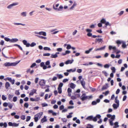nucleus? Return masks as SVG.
Wrapping results in <instances>:
<instances>
[{"label":"nucleus","mask_w":128,"mask_h":128,"mask_svg":"<svg viewBox=\"0 0 128 128\" xmlns=\"http://www.w3.org/2000/svg\"><path fill=\"white\" fill-rule=\"evenodd\" d=\"M101 117L100 114H98L96 116L93 117L92 116H88L86 118V120L89 121L92 120L94 122H96L97 121V118H100Z\"/></svg>","instance_id":"obj_1"},{"label":"nucleus","mask_w":128,"mask_h":128,"mask_svg":"<svg viewBox=\"0 0 128 128\" xmlns=\"http://www.w3.org/2000/svg\"><path fill=\"white\" fill-rule=\"evenodd\" d=\"M92 97L91 96H87L86 95V94H83L81 96L80 99L82 101H84L87 99H90L92 98Z\"/></svg>","instance_id":"obj_2"},{"label":"nucleus","mask_w":128,"mask_h":128,"mask_svg":"<svg viewBox=\"0 0 128 128\" xmlns=\"http://www.w3.org/2000/svg\"><path fill=\"white\" fill-rule=\"evenodd\" d=\"M18 63L12 62L10 63L9 62H6L4 64V65L6 66H15Z\"/></svg>","instance_id":"obj_3"},{"label":"nucleus","mask_w":128,"mask_h":128,"mask_svg":"<svg viewBox=\"0 0 128 128\" xmlns=\"http://www.w3.org/2000/svg\"><path fill=\"white\" fill-rule=\"evenodd\" d=\"M39 84L40 85L42 86V88H46L45 87H43L45 84V82L44 80H41L39 82Z\"/></svg>","instance_id":"obj_4"},{"label":"nucleus","mask_w":128,"mask_h":128,"mask_svg":"<svg viewBox=\"0 0 128 128\" xmlns=\"http://www.w3.org/2000/svg\"><path fill=\"white\" fill-rule=\"evenodd\" d=\"M100 100L99 99H97L96 100V101H93L92 102V104L93 105H94L96 104L97 103H99L100 102Z\"/></svg>","instance_id":"obj_5"},{"label":"nucleus","mask_w":128,"mask_h":128,"mask_svg":"<svg viewBox=\"0 0 128 128\" xmlns=\"http://www.w3.org/2000/svg\"><path fill=\"white\" fill-rule=\"evenodd\" d=\"M18 4V2L13 3L8 6L7 7V8H10L12 6L17 5Z\"/></svg>","instance_id":"obj_6"},{"label":"nucleus","mask_w":128,"mask_h":128,"mask_svg":"<svg viewBox=\"0 0 128 128\" xmlns=\"http://www.w3.org/2000/svg\"><path fill=\"white\" fill-rule=\"evenodd\" d=\"M40 66L42 67L43 69L44 70H45L47 68V66L45 65L44 63L43 62L40 63Z\"/></svg>","instance_id":"obj_7"},{"label":"nucleus","mask_w":128,"mask_h":128,"mask_svg":"<svg viewBox=\"0 0 128 128\" xmlns=\"http://www.w3.org/2000/svg\"><path fill=\"white\" fill-rule=\"evenodd\" d=\"M97 42H98L99 43L100 42L101 43H102L103 42V40L102 38H97L96 39L95 42L96 43Z\"/></svg>","instance_id":"obj_8"},{"label":"nucleus","mask_w":128,"mask_h":128,"mask_svg":"<svg viewBox=\"0 0 128 128\" xmlns=\"http://www.w3.org/2000/svg\"><path fill=\"white\" fill-rule=\"evenodd\" d=\"M80 83L83 88L85 89V82L84 81V80L83 79L82 80H80Z\"/></svg>","instance_id":"obj_9"},{"label":"nucleus","mask_w":128,"mask_h":128,"mask_svg":"<svg viewBox=\"0 0 128 128\" xmlns=\"http://www.w3.org/2000/svg\"><path fill=\"white\" fill-rule=\"evenodd\" d=\"M47 119L46 118V117L44 116V118H42L41 120V122L42 123H43L44 122H47Z\"/></svg>","instance_id":"obj_10"},{"label":"nucleus","mask_w":128,"mask_h":128,"mask_svg":"<svg viewBox=\"0 0 128 128\" xmlns=\"http://www.w3.org/2000/svg\"><path fill=\"white\" fill-rule=\"evenodd\" d=\"M109 50H111L112 49L114 51H115L116 50V48L115 46L113 47L112 46H109Z\"/></svg>","instance_id":"obj_11"},{"label":"nucleus","mask_w":128,"mask_h":128,"mask_svg":"<svg viewBox=\"0 0 128 128\" xmlns=\"http://www.w3.org/2000/svg\"><path fill=\"white\" fill-rule=\"evenodd\" d=\"M108 84H106V85H104L102 88V90H104L107 89L108 87Z\"/></svg>","instance_id":"obj_12"},{"label":"nucleus","mask_w":128,"mask_h":128,"mask_svg":"<svg viewBox=\"0 0 128 128\" xmlns=\"http://www.w3.org/2000/svg\"><path fill=\"white\" fill-rule=\"evenodd\" d=\"M38 34L39 35H42L44 36H46V34L45 32H38Z\"/></svg>","instance_id":"obj_13"},{"label":"nucleus","mask_w":128,"mask_h":128,"mask_svg":"<svg viewBox=\"0 0 128 128\" xmlns=\"http://www.w3.org/2000/svg\"><path fill=\"white\" fill-rule=\"evenodd\" d=\"M114 126L113 128H116L118 127L119 126L118 125V122H116L114 124Z\"/></svg>","instance_id":"obj_14"},{"label":"nucleus","mask_w":128,"mask_h":128,"mask_svg":"<svg viewBox=\"0 0 128 128\" xmlns=\"http://www.w3.org/2000/svg\"><path fill=\"white\" fill-rule=\"evenodd\" d=\"M42 114V112H40L38 114H37L35 116H36L38 117V118H40Z\"/></svg>","instance_id":"obj_15"},{"label":"nucleus","mask_w":128,"mask_h":128,"mask_svg":"<svg viewBox=\"0 0 128 128\" xmlns=\"http://www.w3.org/2000/svg\"><path fill=\"white\" fill-rule=\"evenodd\" d=\"M18 40L17 38H13L10 40V42H17Z\"/></svg>","instance_id":"obj_16"},{"label":"nucleus","mask_w":128,"mask_h":128,"mask_svg":"<svg viewBox=\"0 0 128 128\" xmlns=\"http://www.w3.org/2000/svg\"><path fill=\"white\" fill-rule=\"evenodd\" d=\"M76 70V69L74 68V69H70V70H67V71L68 72H75Z\"/></svg>","instance_id":"obj_17"},{"label":"nucleus","mask_w":128,"mask_h":128,"mask_svg":"<svg viewBox=\"0 0 128 128\" xmlns=\"http://www.w3.org/2000/svg\"><path fill=\"white\" fill-rule=\"evenodd\" d=\"M10 86V84L8 82H6L5 84V87L6 89H8Z\"/></svg>","instance_id":"obj_18"},{"label":"nucleus","mask_w":128,"mask_h":128,"mask_svg":"<svg viewBox=\"0 0 128 128\" xmlns=\"http://www.w3.org/2000/svg\"><path fill=\"white\" fill-rule=\"evenodd\" d=\"M119 105L114 104H113L112 106L114 109L117 108L119 106Z\"/></svg>","instance_id":"obj_19"},{"label":"nucleus","mask_w":128,"mask_h":128,"mask_svg":"<svg viewBox=\"0 0 128 128\" xmlns=\"http://www.w3.org/2000/svg\"><path fill=\"white\" fill-rule=\"evenodd\" d=\"M72 61L70 60H68L66 61L65 62V64H71L72 62Z\"/></svg>","instance_id":"obj_20"},{"label":"nucleus","mask_w":128,"mask_h":128,"mask_svg":"<svg viewBox=\"0 0 128 128\" xmlns=\"http://www.w3.org/2000/svg\"><path fill=\"white\" fill-rule=\"evenodd\" d=\"M58 56V55H56V54H52L50 56V57L52 58H57Z\"/></svg>","instance_id":"obj_21"},{"label":"nucleus","mask_w":128,"mask_h":128,"mask_svg":"<svg viewBox=\"0 0 128 128\" xmlns=\"http://www.w3.org/2000/svg\"><path fill=\"white\" fill-rule=\"evenodd\" d=\"M122 47L123 48H125L126 47V45L125 43L124 42H122Z\"/></svg>","instance_id":"obj_22"},{"label":"nucleus","mask_w":128,"mask_h":128,"mask_svg":"<svg viewBox=\"0 0 128 128\" xmlns=\"http://www.w3.org/2000/svg\"><path fill=\"white\" fill-rule=\"evenodd\" d=\"M75 86V85L73 83H71L70 84V87L72 88H74Z\"/></svg>","instance_id":"obj_23"},{"label":"nucleus","mask_w":128,"mask_h":128,"mask_svg":"<svg viewBox=\"0 0 128 128\" xmlns=\"http://www.w3.org/2000/svg\"><path fill=\"white\" fill-rule=\"evenodd\" d=\"M76 5V3L74 2L72 6L70 8V9L72 10V9Z\"/></svg>","instance_id":"obj_24"},{"label":"nucleus","mask_w":128,"mask_h":128,"mask_svg":"<svg viewBox=\"0 0 128 128\" xmlns=\"http://www.w3.org/2000/svg\"><path fill=\"white\" fill-rule=\"evenodd\" d=\"M14 46H17L19 49L21 50H22V48L19 45L17 44H15Z\"/></svg>","instance_id":"obj_25"},{"label":"nucleus","mask_w":128,"mask_h":128,"mask_svg":"<svg viewBox=\"0 0 128 128\" xmlns=\"http://www.w3.org/2000/svg\"><path fill=\"white\" fill-rule=\"evenodd\" d=\"M56 75L58 77L59 79H61L63 77V76L61 74H57Z\"/></svg>","instance_id":"obj_26"},{"label":"nucleus","mask_w":128,"mask_h":128,"mask_svg":"<svg viewBox=\"0 0 128 128\" xmlns=\"http://www.w3.org/2000/svg\"><path fill=\"white\" fill-rule=\"evenodd\" d=\"M111 69L112 71V72L113 73H114L116 71V69L114 67H112L111 68Z\"/></svg>","instance_id":"obj_27"},{"label":"nucleus","mask_w":128,"mask_h":128,"mask_svg":"<svg viewBox=\"0 0 128 128\" xmlns=\"http://www.w3.org/2000/svg\"><path fill=\"white\" fill-rule=\"evenodd\" d=\"M109 91L108 90L106 91L105 92H103L102 93L103 94H104L105 96H106L108 94H109Z\"/></svg>","instance_id":"obj_28"},{"label":"nucleus","mask_w":128,"mask_h":128,"mask_svg":"<svg viewBox=\"0 0 128 128\" xmlns=\"http://www.w3.org/2000/svg\"><path fill=\"white\" fill-rule=\"evenodd\" d=\"M100 22L102 23L105 24L106 22L105 19L102 18Z\"/></svg>","instance_id":"obj_29"},{"label":"nucleus","mask_w":128,"mask_h":128,"mask_svg":"<svg viewBox=\"0 0 128 128\" xmlns=\"http://www.w3.org/2000/svg\"><path fill=\"white\" fill-rule=\"evenodd\" d=\"M86 128H93V126L90 124H88L86 127Z\"/></svg>","instance_id":"obj_30"},{"label":"nucleus","mask_w":128,"mask_h":128,"mask_svg":"<svg viewBox=\"0 0 128 128\" xmlns=\"http://www.w3.org/2000/svg\"><path fill=\"white\" fill-rule=\"evenodd\" d=\"M36 36L41 39H46V37L42 36H40L38 35H36Z\"/></svg>","instance_id":"obj_31"},{"label":"nucleus","mask_w":128,"mask_h":128,"mask_svg":"<svg viewBox=\"0 0 128 128\" xmlns=\"http://www.w3.org/2000/svg\"><path fill=\"white\" fill-rule=\"evenodd\" d=\"M4 39L7 42H10V40L9 38L5 37L4 38Z\"/></svg>","instance_id":"obj_32"},{"label":"nucleus","mask_w":128,"mask_h":128,"mask_svg":"<svg viewBox=\"0 0 128 128\" xmlns=\"http://www.w3.org/2000/svg\"><path fill=\"white\" fill-rule=\"evenodd\" d=\"M8 106L10 109H11L13 106V105L12 104L9 103Z\"/></svg>","instance_id":"obj_33"},{"label":"nucleus","mask_w":128,"mask_h":128,"mask_svg":"<svg viewBox=\"0 0 128 128\" xmlns=\"http://www.w3.org/2000/svg\"><path fill=\"white\" fill-rule=\"evenodd\" d=\"M8 104L6 102H4L3 104V106L4 107H6L8 106Z\"/></svg>","instance_id":"obj_34"},{"label":"nucleus","mask_w":128,"mask_h":128,"mask_svg":"<svg viewBox=\"0 0 128 128\" xmlns=\"http://www.w3.org/2000/svg\"><path fill=\"white\" fill-rule=\"evenodd\" d=\"M44 49L45 50H51L50 48L48 47H44Z\"/></svg>","instance_id":"obj_35"},{"label":"nucleus","mask_w":128,"mask_h":128,"mask_svg":"<svg viewBox=\"0 0 128 128\" xmlns=\"http://www.w3.org/2000/svg\"><path fill=\"white\" fill-rule=\"evenodd\" d=\"M73 114V113L72 112H70V113L69 115H68L67 116V118H71L72 117V116L70 115V114Z\"/></svg>","instance_id":"obj_36"},{"label":"nucleus","mask_w":128,"mask_h":128,"mask_svg":"<svg viewBox=\"0 0 128 128\" xmlns=\"http://www.w3.org/2000/svg\"><path fill=\"white\" fill-rule=\"evenodd\" d=\"M2 98L3 100H6V98L4 95H2Z\"/></svg>","instance_id":"obj_37"},{"label":"nucleus","mask_w":128,"mask_h":128,"mask_svg":"<svg viewBox=\"0 0 128 128\" xmlns=\"http://www.w3.org/2000/svg\"><path fill=\"white\" fill-rule=\"evenodd\" d=\"M13 96V95H12L10 94L8 96V99L9 100H10Z\"/></svg>","instance_id":"obj_38"},{"label":"nucleus","mask_w":128,"mask_h":128,"mask_svg":"<svg viewBox=\"0 0 128 128\" xmlns=\"http://www.w3.org/2000/svg\"><path fill=\"white\" fill-rule=\"evenodd\" d=\"M63 84L62 83V82L60 83L59 84L58 86V88H61L63 86Z\"/></svg>","instance_id":"obj_39"},{"label":"nucleus","mask_w":128,"mask_h":128,"mask_svg":"<svg viewBox=\"0 0 128 128\" xmlns=\"http://www.w3.org/2000/svg\"><path fill=\"white\" fill-rule=\"evenodd\" d=\"M28 105H29L26 102L24 104V106L26 108H27L28 107Z\"/></svg>","instance_id":"obj_40"},{"label":"nucleus","mask_w":128,"mask_h":128,"mask_svg":"<svg viewBox=\"0 0 128 128\" xmlns=\"http://www.w3.org/2000/svg\"><path fill=\"white\" fill-rule=\"evenodd\" d=\"M36 45V43L34 42H32L30 44V46L31 47H33Z\"/></svg>","instance_id":"obj_41"},{"label":"nucleus","mask_w":128,"mask_h":128,"mask_svg":"<svg viewBox=\"0 0 128 128\" xmlns=\"http://www.w3.org/2000/svg\"><path fill=\"white\" fill-rule=\"evenodd\" d=\"M58 93L60 94H61L62 92V88H58Z\"/></svg>","instance_id":"obj_42"},{"label":"nucleus","mask_w":128,"mask_h":128,"mask_svg":"<svg viewBox=\"0 0 128 128\" xmlns=\"http://www.w3.org/2000/svg\"><path fill=\"white\" fill-rule=\"evenodd\" d=\"M122 42H121L120 40H118L116 41V43L118 44H120L122 43Z\"/></svg>","instance_id":"obj_43"},{"label":"nucleus","mask_w":128,"mask_h":128,"mask_svg":"<svg viewBox=\"0 0 128 128\" xmlns=\"http://www.w3.org/2000/svg\"><path fill=\"white\" fill-rule=\"evenodd\" d=\"M86 31L88 32H90L92 31V30L89 29H87L86 30Z\"/></svg>","instance_id":"obj_44"},{"label":"nucleus","mask_w":128,"mask_h":128,"mask_svg":"<svg viewBox=\"0 0 128 128\" xmlns=\"http://www.w3.org/2000/svg\"><path fill=\"white\" fill-rule=\"evenodd\" d=\"M115 116L114 115H113L111 117L110 119L112 120H114L115 118Z\"/></svg>","instance_id":"obj_45"},{"label":"nucleus","mask_w":128,"mask_h":128,"mask_svg":"<svg viewBox=\"0 0 128 128\" xmlns=\"http://www.w3.org/2000/svg\"><path fill=\"white\" fill-rule=\"evenodd\" d=\"M34 119L35 122H37L38 120V118L36 116H35Z\"/></svg>","instance_id":"obj_46"},{"label":"nucleus","mask_w":128,"mask_h":128,"mask_svg":"<svg viewBox=\"0 0 128 128\" xmlns=\"http://www.w3.org/2000/svg\"><path fill=\"white\" fill-rule=\"evenodd\" d=\"M50 53H45L43 55L44 56H49L50 55Z\"/></svg>","instance_id":"obj_47"},{"label":"nucleus","mask_w":128,"mask_h":128,"mask_svg":"<svg viewBox=\"0 0 128 128\" xmlns=\"http://www.w3.org/2000/svg\"><path fill=\"white\" fill-rule=\"evenodd\" d=\"M67 91L68 93H70L72 92V90L70 88H68V89Z\"/></svg>","instance_id":"obj_48"},{"label":"nucleus","mask_w":128,"mask_h":128,"mask_svg":"<svg viewBox=\"0 0 128 128\" xmlns=\"http://www.w3.org/2000/svg\"><path fill=\"white\" fill-rule=\"evenodd\" d=\"M15 94L17 96H18L20 94V92L18 90H16L15 92Z\"/></svg>","instance_id":"obj_49"},{"label":"nucleus","mask_w":128,"mask_h":128,"mask_svg":"<svg viewBox=\"0 0 128 128\" xmlns=\"http://www.w3.org/2000/svg\"><path fill=\"white\" fill-rule=\"evenodd\" d=\"M62 120L63 122H66L67 121V119L65 118H62Z\"/></svg>","instance_id":"obj_50"},{"label":"nucleus","mask_w":128,"mask_h":128,"mask_svg":"<svg viewBox=\"0 0 128 128\" xmlns=\"http://www.w3.org/2000/svg\"><path fill=\"white\" fill-rule=\"evenodd\" d=\"M30 116H27V118H26V122L28 121H29L30 120Z\"/></svg>","instance_id":"obj_51"},{"label":"nucleus","mask_w":128,"mask_h":128,"mask_svg":"<svg viewBox=\"0 0 128 128\" xmlns=\"http://www.w3.org/2000/svg\"><path fill=\"white\" fill-rule=\"evenodd\" d=\"M36 65V64L35 63H33L30 66V67L32 68L35 66Z\"/></svg>","instance_id":"obj_52"},{"label":"nucleus","mask_w":128,"mask_h":128,"mask_svg":"<svg viewBox=\"0 0 128 128\" xmlns=\"http://www.w3.org/2000/svg\"><path fill=\"white\" fill-rule=\"evenodd\" d=\"M66 48L68 50L71 48V47L70 45L68 44L67 45Z\"/></svg>","instance_id":"obj_53"},{"label":"nucleus","mask_w":128,"mask_h":128,"mask_svg":"<svg viewBox=\"0 0 128 128\" xmlns=\"http://www.w3.org/2000/svg\"><path fill=\"white\" fill-rule=\"evenodd\" d=\"M77 71L78 73H80L82 72V70L81 69H78Z\"/></svg>","instance_id":"obj_54"},{"label":"nucleus","mask_w":128,"mask_h":128,"mask_svg":"<svg viewBox=\"0 0 128 128\" xmlns=\"http://www.w3.org/2000/svg\"><path fill=\"white\" fill-rule=\"evenodd\" d=\"M102 73H103L106 76L108 75V73L105 71H102Z\"/></svg>","instance_id":"obj_55"},{"label":"nucleus","mask_w":128,"mask_h":128,"mask_svg":"<svg viewBox=\"0 0 128 128\" xmlns=\"http://www.w3.org/2000/svg\"><path fill=\"white\" fill-rule=\"evenodd\" d=\"M19 124H16L15 123H13V126H18Z\"/></svg>","instance_id":"obj_56"},{"label":"nucleus","mask_w":128,"mask_h":128,"mask_svg":"<svg viewBox=\"0 0 128 128\" xmlns=\"http://www.w3.org/2000/svg\"><path fill=\"white\" fill-rule=\"evenodd\" d=\"M60 110H61L63 109L64 108V106L63 105H62L60 106Z\"/></svg>","instance_id":"obj_57"},{"label":"nucleus","mask_w":128,"mask_h":128,"mask_svg":"<svg viewBox=\"0 0 128 128\" xmlns=\"http://www.w3.org/2000/svg\"><path fill=\"white\" fill-rule=\"evenodd\" d=\"M113 121V120H109L110 124L111 126H112L113 125V123L112 122Z\"/></svg>","instance_id":"obj_58"},{"label":"nucleus","mask_w":128,"mask_h":128,"mask_svg":"<svg viewBox=\"0 0 128 128\" xmlns=\"http://www.w3.org/2000/svg\"><path fill=\"white\" fill-rule=\"evenodd\" d=\"M109 67V65L108 64H106L104 65V67L105 68H108Z\"/></svg>","instance_id":"obj_59"},{"label":"nucleus","mask_w":128,"mask_h":128,"mask_svg":"<svg viewBox=\"0 0 128 128\" xmlns=\"http://www.w3.org/2000/svg\"><path fill=\"white\" fill-rule=\"evenodd\" d=\"M45 64L46 66L49 65L50 64V62L49 61H47L46 62Z\"/></svg>","instance_id":"obj_60"},{"label":"nucleus","mask_w":128,"mask_h":128,"mask_svg":"<svg viewBox=\"0 0 128 128\" xmlns=\"http://www.w3.org/2000/svg\"><path fill=\"white\" fill-rule=\"evenodd\" d=\"M21 14L23 16H26V12H23Z\"/></svg>","instance_id":"obj_61"},{"label":"nucleus","mask_w":128,"mask_h":128,"mask_svg":"<svg viewBox=\"0 0 128 128\" xmlns=\"http://www.w3.org/2000/svg\"><path fill=\"white\" fill-rule=\"evenodd\" d=\"M105 25H106V26H110V24L108 22H106L105 23Z\"/></svg>","instance_id":"obj_62"},{"label":"nucleus","mask_w":128,"mask_h":128,"mask_svg":"<svg viewBox=\"0 0 128 128\" xmlns=\"http://www.w3.org/2000/svg\"><path fill=\"white\" fill-rule=\"evenodd\" d=\"M87 35L89 37L92 36V34L90 32H88L87 34Z\"/></svg>","instance_id":"obj_63"},{"label":"nucleus","mask_w":128,"mask_h":128,"mask_svg":"<svg viewBox=\"0 0 128 128\" xmlns=\"http://www.w3.org/2000/svg\"><path fill=\"white\" fill-rule=\"evenodd\" d=\"M17 98L16 96H14L13 98V101L14 102H16L17 100Z\"/></svg>","instance_id":"obj_64"}]
</instances>
